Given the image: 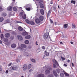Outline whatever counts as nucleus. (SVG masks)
Listing matches in <instances>:
<instances>
[{
  "label": "nucleus",
  "instance_id": "23",
  "mask_svg": "<svg viewBox=\"0 0 77 77\" xmlns=\"http://www.w3.org/2000/svg\"><path fill=\"white\" fill-rule=\"evenodd\" d=\"M40 6L41 8H42V9L44 8V5L42 3L40 4Z\"/></svg>",
  "mask_w": 77,
  "mask_h": 77
},
{
  "label": "nucleus",
  "instance_id": "22",
  "mask_svg": "<svg viewBox=\"0 0 77 77\" xmlns=\"http://www.w3.org/2000/svg\"><path fill=\"white\" fill-rule=\"evenodd\" d=\"M25 21L26 23L27 24H30V21H29V20H28V19H26Z\"/></svg>",
  "mask_w": 77,
  "mask_h": 77
},
{
  "label": "nucleus",
  "instance_id": "15",
  "mask_svg": "<svg viewBox=\"0 0 77 77\" xmlns=\"http://www.w3.org/2000/svg\"><path fill=\"white\" fill-rule=\"evenodd\" d=\"M31 36L30 35H28L26 36H25V39H29L30 38Z\"/></svg>",
  "mask_w": 77,
  "mask_h": 77
},
{
  "label": "nucleus",
  "instance_id": "24",
  "mask_svg": "<svg viewBox=\"0 0 77 77\" xmlns=\"http://www.w3.org/2000/svg\"><path fill=\"white\" fill-rule=\"evenodd\" d=\"M6 13H3L2 14V17H6Z\"/></svg>",
  "mask_w": 77,
  "mask_h": 77
},
{
  "label": "nucleus",
  "instance_id": "60",
  "mask_svg": "<svg viewBox=\"0 0 77 77\" xmlns=\"http://www.w3.org/2000/svg\"><path fill=\"white\" fill-rule=\"evenodd\" d=\"M60 44H63V42H60Z\"/></svg>",
  "mask_w": 77,
  "mask_h": 77
},
{
  "label": "nucleus",
  "instance_id": "21",
  "mask_svg": "<svg viewBox=\"0 0 77 77\" xmlns=\"http://www.w3.org/2000/svg\"><path fill=\"white\" fill-rule=\"evenodd\" d=\"M51 12L50 11H48V14H47V18H48V17L50 16V14H51Z\"/></svg>",
  "mask_w": 77,
  "mask_h": 77
},
{
  "label": "nucleus",
  "instance_id": "16",
  "mask_svg": "<svg viewBox=\"0 0 77 77\" xmlns=\"http://www.w3.org/2000/svg\"><path fill=\"white\" fill-rule=\"evenodd\" d=\"M44 17L42 16H40L39 19L41 21H43L44 20Z\"/></svg>",
  "mask_w": 77,
  "mask_h": 77
},
{
  "label": "nucleus",
  "instance_id": "42",
  "mask_svg": "<svg viewBox=\"0 0 77 77\" xmlns=\"http://www.w3.org/2000/svg\"><path fill=\"white\" fill-rule=\"evenodd\" d=\"M4 10V9L2 7H0V11H3Z\"/></svg>",
  "mask_w": 77,
  "mask_h": 77
},
{
  "label": "nucleus",
  "instance_id": "54",
  "mask_svg": "<svg viewBox=\"0 0 77 77\" xmlns=\"http://www.w3.org/2000/svg\"><path fill=\"white\" fill-rule=\"evenodd\" d=\"M8 70H7L6 71L5 73H6V74H8Z\"/></svg>",
  "mask_w": 77,
  "mask_h": 77
},
{
  "label": "nucleus",
  "instance_id": "12",
  "mask_svg": "<svg viewBox=\"0 0 77 77\" xmlns=\"http://www.w3.org/2000/svg\"><path fill=\"white\" fill-rule=\"evenodd\" d=\"M53 72L55 77H57L58 75L57 73H56V72L55 70H53Z\"/></svg>",
  "mask_w": 77,
  "mask_h": 77
},
{
  "label": "nucleus",
  "instance_id": "27",
  "mask_svg": "<svg viewBox=\"0 0 77 77\" xmlns=\"http://www.w3.org/2000/svg\"><path fill=\"white\" fill-rule=\"evenodd\" d=\"M4 41L5 42H7L8 41V38H5L4 39Z\"/></svg>",
  "mask_w": 77,
  "mask_h": 77
},
{
  "label": "nucleus",
  "instance_id": "34",
  "mask_svg": "<svg viewBox=\"0 0 77 77\" xmlns=\"http://www.w3.org/2000/svg\"><path fill=\"white\" fill-rule=\"evenodd\" d=\"M1 39H2L4 38V35H3V34H2L1 35Z\"/></svg>",
  "mask_w": 77,
  "mask_h": 77
},
{
  "label": "nucleus",
  "instance_id": "33",
  "mask_svg": "<svg viewBox=\"0 0 77 77\" xmlns=\"http://www.w3.org/2000/svg\"><path fill=\"white\" fill-rule=\"evenodd\" d=\"M68 27V24H65L64 25V29H66V28H67Z\"/></svg>",
  "mask_w": 77,
  "mask_h": 77
},
{
  "label": "nucleus",
  "instance_id": "3",
  "mask_svg": "<svg viewBox=\"0 0 77 77\" xmlns=\"http://www.w3.org/2000/svg\"><path fill=\"white\" fill-rule=\"evenodd\" d=\"M52 61L55 64V65L57 66L58 68H60V67L59 66V64L57 62V61L55 59H54L52 60Z\"/></svg>",
  "mask_w": 77,
  "mask_h": 77
},
{
  "label": "nucleus",
  "instance_id": "26",
  "mask_svg": "<svg viewBox=\"0 0 77 77\" xmlns=\"http://www.w3.org/2000/svg\"><path fill=\"white\" fill-rule=\"evenodd\" d=\"M60 75L61 77H64V74L63 73H61Z\"/></svg>",
  "mask_w": 77,
  "mask_h": 77
},
{
  "label": "nucleus",
  "instance_id": "48",
  "mask_svg": "<svg viewBox=\"0 0 77 77\" xmlns=\"http://www.w3.org/2000/svg\"><path fill=\"white\" fill-rule=\"evenodd\" d=\"M33 69H31L29 71V72H32V71H33Z\"/></svg>",
  "mask_w": 77,
  "mask_h": 77
},
{
  "label": "nucleus",
  "instance_id": "46",
  "mask_svg": "<svg viewBox=\"0 0 77 77\" xmlns=\"http://www.w3.org/2000/svg\"><path fill=\"white\" fill-rule=\"evenodd\" d=\"M41 47L42 49H43V50H45V47L44 46H42Z\"/></svg>",
  "mask_w": 77,
  "mask_h": 77
},
{
  "label": "nucleus",
  "instance_id": "10",
  "mask_svg": "<svg viewBox=\"0 0 77 77\" xmlns=\"http://www.w3.org/2000/svg\"><path fill=\"white\" fill-rule=\"evenodd\" d=\"M21 47L23 48H26L27 47V46L24 44H22L21 45Z\"/></svg>",
  "mask_w": 77,
  "mask_h": 77
},
{
  "label": "nucleus",
  "instance_id": "30",
  "mask_svg": "<svg viewBox=\"0 0 77 77\" xmlns=\"http://www.w3.org/2000/svg\"><path fill=\"white\" fill-rule=\"evenodd\" d=\"M13 11H17V8H16V7H14V8H13Z\"/></svg>",
  "mask_w": 77,
  "mask_h": 77
},
{
  "label": "nucleus",
  "instance_id": "56",
  "mask_svg": "<svg viewBox=\"0 0 77 77\" xmlns=\"http://www.w3.org/2000/svg\"><path fill=\"white\" fill-rule=\"evenodd\" d=\"M37 51L38 53V52H39L40 51H39V49H38L37 50Z\"/></svg>",
  "mask_w": 77,
  "mask_h": 77
},
{
  "label": "nucleus",
  "instance_id": "63",
  "mask_svg": "<svg viewBox=\"0 0 77 77\" xmlns=\"http://www.w3.org/2000/svg\"><path fill=\"white\" fill-rule=\"evenodd\" d=\"M6 21H7V22H8L7 23H8V22H9V20L8 19Z\"/></svg>",
  "mask_w": 77,
  "mask_h": 77
},
{
  "label": "nucleus",
  "instance_id": "11",
  "mask_svg": "<svg viewBox=\"0 0 77 77\" xmlns=\"http://www.w3.org/2000/svg\"><path fill=\"white\" fill-rule=\"evenodd\" d=\"M16 46L17 45L15 44H13L11 45V48H15Z\"/></svg>",
  "mask_w": 77,
  "mask_h": 77
},
{
  "label": "nucleus",
  "instance_id": "1",
  "mask_svg": "<svg viewBox=\"0 0 77 77\" xmlns=\"http://www.w3.org/2000/svg\"><path fill=\"white\" fill-rule=\"evenodd\" d=\"M44 69L45 70V74H48L50 72V71L51 70V68L50 67L48 66L47 65H46L45 67H44Z\"/></svg>",
  "mask_w": 77,
  "mask_h": 77
},
{
  "label": "nucleus",
  "instance_id": "20",
  "mask_svg": "<svg viewBox=\"0 0 77 77\" xmlns=\"http://www.w3.org/2000/svg\"><path fill=\"white\" fill-rule=\"evenodd\" d=\"M18 30H19V31H23V28H22L21 26L18 27Z\"/></svg>",
  "mask_w": 77,
  "mask_h": 77
},
{
  "label": "nucleus",
  "instance_id": "5",
  "mask_svg": "<svg viewBox=\"0 0 77 77\" xmlns=\"http://www.w3.org/2000/svg\"><path fill=\"white\" fill-rule=\"evenodd\" d=\"M49 35V34L48 32H47L45 34L44 36V38L45 39H47Z\"/></svg>",
  "mask_w": 77,
  "mask_h": 77
},
{
  "label": "nucleus",
  "instance_id": "25",
  "mask_svg": "<svg viewBox=\"0 0 77 77\" xmlns=\"http://www.w3.org/2000/svg\"><path fill=\"white\" fill-rule=\"evenodd\" d=\"M24 8H25L26 9V8H30V6H29V5H26L24 7Z\"/></svg>",
  "mask_w": 77,
  "mask_h": 77
},
{
  "label": "nucleus",
  "instance_id": "59",
  "mask_svg": "<svg viewBox=\"0 0 77 77\" xmlns=\"http://www.w3.org/2000/svg\"><path fill=\"white\" fill-rule=\"evenodd\" d=\"M42 0H40L39 2V3H42Z\"/></svg>",
  "mask_w": 77,
  "mask_h": 77
},
{
  "label": "nucleus",
  "instance_id": "13",
  "mask_svg": "<svg viewBox=\"0 0 77 77\" xmlns=\"http://www.w3.org/2000/svg\"><path fill=\"white\" fill-rule=\"evenodd\" d=\"M37 77H44V75L42 74H40L38 75Z\"/></svg>",
  "mask_w": 77,
  "mask_h": 77
},
{
  "label": "nucleus",
  "instance_id": "43",
  "mask_svg": "<svg viewBox=\"0 0 77 77\" xmlns=\"http://www.w3.org/2000/svg\"><path fill=\"white\" fill-rule=\"evenodd\" d=\"M72 28L74 29L75 28V25L72 24Z\"/></svg>",
  "mask_w": 77,
  "mask_h": 77
},
{
  "label": "nucleus",
  "instance_id": "49",
  "mask_svg": "<svg viewBox=\"0 0 77 77\" xmlns=\"http://www.w3.org/2000/svg\"><path fill=\"white\" fill-rule=\"evenodd\" d=\"M16 61H17V63H18V62H20V60L19 59H17L16 60Z\"/></svg>",
  "mask_w": 77,
  "mask_h": 77
},
{
  "label": "nucleus",
  "instance_id": "47",
  "mask_svg": "<svg viewBox=\"0 0 77 77\" xmlns=\"http://www.w3.org/2000/svg\"><path fill=\"white\" fill-rule=\"evenodd\" d=\"M53 66L54 68H57L56 66V65L54 64H53Z\"/></svg>",
  "mask_w": 77,
  "mask_h": 77
},
{
  "label": "nucleus",
  "instance_id": "61",
  "mask_svg": "<svg viewBox=\"0 0 77 77\" xmlns=\"http://www.w3.org/2000/svg\"><path fill=\"white\" fill-rule=\"evenodd\" d=\"M72 67H74V63H72Z\"/></svg>",
  "mask_w": 77,
  "mask_h": 77
},
{
  "label": "nucleus",
  "instance_id": "31",
  "mask_svg": "<svg viewBox=\"0 0 77 77\" xmlns=\"http://www.w3.org/2000/svg\"><path fill=\"white\" fill-rule=\"evenodd\" d=\"M4 20V18L2 17H0V21L1 22H2Z\"/></svg>",
  "mask_w": 77,
  "mask_h": 77
},
{
  "label": "nucleus",
  "instance_id": "44",
  "mask_svg": "<svg viewBox=\"0 0 77 77\" xmlns=\"http://www.w3.org/2000/svg\"><path fill=\"white\" fill-rule=\"evenodd\" d=\"M50 21L52 24H53V21L51 20V19H50Z\"/></svg>",
  "mask_w": 77,
  "mask_h": 77
},
{
  "label": "nucleus",
  "instance_id": "14",
  "mask_svg": "<svg viewBox=\"0 0 77 77\" xmlns=\"http://www.w3.org/2000/svg\"><path fill=\"white\" fill-rule=\"evenodd\" d=\"M40 11L42 15H44V10L41 9L40 10Z\"/></svg>",
  "mask_w": 77,
  "mask_h": 77
},
{
  "label": "nucleus",
  "instance_id": "6",
  "mask_svg": "<svg viewBox=\"0 0 77 77\" xmlns=\"http://www.w3.org/2000/svg\"><path fill=\"white\" fill-rule=\"evenodd\" d=\"M23 71H26V69H27V65L26 64H24L23 67Z\"/></svg>",
  "mask_w": 77,
  "mask_h": 77
},
{
  "label": "nucleus",
  "instance_id": "18",
  "mask_svg": "<svg viewBox=\"0 0 77 77\" xmlns=\"http://www.w3.org/2000/svg\"><path fill=\"white\" fill-rule=\"evenodd\" d=\"M29 24H31V25H32V26H34L35 24V22L32 21H31L29 22Z\"/></svg>",
  "mask_w": 77,
  "mask_h": 77
},
{
  "label": "nucleus",
  "instance_id": "39",
  "mask_svg": "<svg viewBox=\"0 0 77 77\" xmlns=\"http://www.w3.org/2000/svg\"><path fill=\"white\" fill-rule=\"evenodd\" d=\"M24 54V56H28V54L27 52H25Z\"/></svg>",
  "mask_w": 77,
  "mask_h": 77
},
{
  "label": "nucleus",
  "instance_id": "19",
  "mask_svg": "<svg viewBox=\"0 0 77 77\" xmlns=\"http://www.w3.org/2000/svg\"><path fill=\"white\" fill-rule=\"evenodd\" d=\"M7 9L8 10V11H11L12 10V7L11 6H9L7 8Z\"/></svg>",
  "mask_w": 77,
  "mask_h": 77
},
{
  "label": "nucleus",
  "instance_id": "62",
  "mask_svg": "<svg viewBox=\"0 0 77 77\" xmlns=\"http://www.w3.org/2000/svg\"><path fill=\"white\" fill-rule=\"evenodd\" d=\"M50 4L51 5H53V2L52 1H51L50 2Z\"/></svg>",
  "mask_w": 77,
  "mask_h": 77
},
{
  "label": "nucleus",
  "instance_id": "37",
  "mask_svg": "<svg viewBox=\"0 0 77 77\" xmlns=\"http://www.w3.org/2000/svg\"><path fill=\"white\" fill-rule=\"evenodd\" d=\"M30 60L32 62H33L34 63H35V60L34 59H31Z\"/></svg>",
  "mask_w": 77,
  "mask_h": 77
},
{
  "label": "nucleus",
  "instance_id": "28",
  "mask_svg": "<svg viewBox=\"0 0 77 77\" xmlns=\"http://www.w3.org/2000/svg\"><path fill=\"white\" fill-rule=\"evenodd\" d=\"M32 67V65L31 64H29L28 66V67L27 68V69H29L30 68H31V67Z\"/></svg>",
  "mask_w": 77,
  "mask_h": 77
},
{
  "label": "nucleus",
  "instance_id": "52",
  "mask_svg": "<svg viewBox=\"0 0 77 77\" xmlns=\"http://www.w3.org/2000/svg\"><path fill=\"white\" fill-rule=\"evenodd\" d=\"M21 51H26V50L21 48Z\"/></svg>",
  "mask_w": 77,
  "mask_h": 77
},
{
  "label": "nucleus",
  "instance_id": "58",
  "mask_svg": "<svg viewBox=\"0 0 77 77\" xmlns=\"http://www.w3.org/2000/svg\"><path fill=\"white\" fill-rule=\"evenodd\" d=\"M63 66H65V67H66V66H67V65L66 64H64Z\"/></svg>",
  "mask_w": 77,
  "mask_h": 77
},
{
  "label": "nucleus",
  "instance_id": "57",
  "mask_svg": "<svg viewBox=\"0 0 77 77\" xmlns=\"http://www.w3.org/2000/svg\"><path fill=\"white\" fill-rule=\"evenodd\" d=\"M2 71V69L1 67V66H0V71Z\"/></svg>",
  "mask_w": 77,
  "mask_h": 77
},
{
  "label": "nucleus",
  "instance_id": "32",
  "mask_svg": "<svg viewBox=\"0 0 77 77\" xmlns=\"http://www.w3.org/2000/svg\"><path fill=\"white\" fill-rule=\"evenodd\" d=\"M56 71L57 72V73H58V74H59V73H60V69H56Z\"/></svg>",
  "mask_w": 77,
  "mask_h": 77
},
{
  "label": "nucleus",
  "instance_id": "7",
  "mask_svg": "<svg viewBox=\"0 0 77 77\" xmlns=\"http://www.w3.org/2000/svg\"><path fill=\"white\" fill-rule=\"evenodd\" d=\"M17 37L19 41H22L23 39V37L21 35H17Z\"/></svg>",
  "mask_w": 77,
  "mask_h": 77
},
{
  "label": "nucleus",
  "instance_id": "17",
  "mask_svg": "<svg viewBox=\"0 0 77 77\" xmlns=\"http://www.w3.org/2000/svg\"><path fill=\"white\" fill-rule=\"evenodd\" d=\"M22 35L23 36H25L27 35H28V33L27 32H23L22 33Z\"/></svg>",
  "mask_w": 77,
  "mask_h": 77
},
{
  "label": "nucleus",
  "instance_id": "55",
  "mask_svg": "<svg viewBox=\"0 0 77 77\" xmlns=\"http://www.w3.org/2000/svg\"><path fill=\"white\" fill-rule=\"evenodd\" d=\"M36 45H38V42L36 41V43H35Z\"/></svg>",
  "mask_w": 77,
  "mask_h": 77
},
{
  "label": "nucleus",
  "instance_id": "45",
  "mask_svg": "<svg viewBox=\"0 0 77 77\" xmlns=\"http://www.w3.org/2000/svg\"><path fill=\"white\" fill-rule=\"evenodd\" d=\"M10 39L11 40H13L14 39V37L12 36L10 37Z\"/></svg>",
  "mask_w": 77,
  "mask_h": 77
},
{
  "label": "nucleus",
  "instance_id": "35",
  "mask_svg": "<svg viewBox=\"0 0 77 77\" xmlns=\"http://www.w3.org/2000/svg\"><path fill=\"white\" fill-rule=\"evenodd\" d=\"M64 74L67 77H68L69 76V74L67 73L66 72H64Z\"/></svg>",
  "mask_w": 77,
  "mask_h": 77
},
{
  "label": "nucleus",
  "instance_id": "51",
  "mask_svg": "<svg viewBox=\"0 0 77 77\" xmlns=\"http://www.w3.org/2000/svg\"><path fill=\"white\" fill-rule=\"evenodd\" d=\"M11 65H12V63H10L9 64L8 66H11Z\"/></svg>",
  "mask_w": 77,
  "mask_h": 77
},
{
  "label": "nucleus",
  "instance_id": "41",
  "mask_svg": "<svg viewBox=\"0 0 77 77\" xmlns=\"http://www.w3.org/2000/svg\"><path fill=\"white\" fill-rule=\"evenodd\" d=\"M26 11H30V8L29 7V8H26Z\"/></svg>",
  "mask_w": 77,
  "mask_h": 77
},
{
  "label": "nucleus",
  "instance_id": "36",
  "mask_svg": "<svg viewBox=\"0 0 77 77\" xmlns=\"http://www.w3.org/2000/svg\"><path fill=\"white\" fill-rule=\"evenodd\" d=\"M54 76L53 75L51 74L48 75V77H53Z\"/></svg>",
  "mask_w": 77,
  "mask_h": 77
},
{
  "label": "nucleus",
  "instance_id": "29",
  "mask_svg": "<svg viewBox=\"0 0 77 77\" xmlns=\"http://www.w3.org/2000/svg\"><path fill=\"white\" fill-rule=\"evenodd\" d=\"M25 43L26 44H28L29 43V41L28 40H26L25 41Z\"/></svg>",
  "mask_w": 77,
  "mask_h": 77
},
{
  "label": "nucleus",
  "instance_id": "2",
  "mask_svg": "<svg viewBox=\"0 0 77 77\" xmlns=\"http://www.w3.org/2000/svg\"><path fill=\"white\" fill-rule=\"evenodd\" d=\"M21 17H22L23 19H26V15L25 14H23V12H21L20 15Z\"/></svg>",
  "mask_w": 77,
  "mask_h": 77
},
{
  "label": "nucleus",
  "instance_id": "8",
  "mask_svg": "<svg viewBox=\"0 0 77 77\" xmlns=\"http://www.w3.org/2000/svg\"><path fill=\"white\" fill-rule=\"evenodd\" d=\"M10 36H11V34H10L9 33H6L5 35V38H9V37H10Z\"/></svg>",
  "mask_w": 77,
  "mask_h": 77
},
{
  "label": "nucleus",
  "instance_id": "40",
  "mask_svg": "<svg viewBox=\"0 0 77 77\" xmlns=\"http://www.w3.org/2000/svg\"><path fill=\"white\" fill-rule=\"evenodd\" d=\"M45 51L46 53V55L47 56H49V53H46V52H47L46 51Z\"/></svg>",
  "mask_w": 77,
  "mask_h": 77
},
{
  "label": "nucleus",
  "instance_id": "9",
  "mask_svg": "<svg viewBox=\"0 0 77 77\" xmlns=\"http://www.w3.org/2000/svg\"><path fill=\"white\" fill-rule=\"evenodd\" d=\"M35 22L36 24H39L40 23V20L38 18L36 19L35 20Z\"/></svg>",
  "mask_w": 77,
  "mask_h": 77
},
{
  "label": "nucleus",
  "instance_id": "4",
  "mask_svg": "<svg viewBox=\"0 0 77 77\" xmlns=\"http://www.w3.org/2000/svg\"><path fill=\"white\" fill-rule=\"evenodd\" d=\"M10 68L12 70H17L18 69V67L16 66H11Z\"/></svg>",
  "mask_w": 77,
  "mask_h": 77
},
{
  "label": "nucleus",
  "instance_id": "38",
  "mask_svg": "<svg viewBox=\"0 0 77 77\" xmlns=\"http://www.w3.org/2000/svg\"><path fill=\"white\" fill-rule=\"evenodd\" d=\"M71 3H73V4H75V1L72 0L71 1Z\"/></svg>",
  "mask_w": 77,
  "mask_h": 77
},
{
  "label": "nucleus",
  "instance_id": "64",
  "mask_svg": "<svg viewBox=\"0 0 77 77\" xmlns=\"http://www.w3.org/2000/svg\"><path fill=\"white\" fill-rule=\"evenodd\" d=\"M11 15H12V14H11V13H10L9 17H10V16H11Z\"/></svg>",
  "mask_w": 77,
  "mask_h": 77
},
{
  "label": "nucleus",
  "instance_id": "53",
  "mask_svg": "<svg viewBox=\"0 0 77 77\" xmlns=\"http://www.w3.org/2000/svg\"><path fill=\"white\" fill-rule=\"evenodd\" d=\"M61 59L62 60H65V58L63 57H61Z\"/></svg>",
  "mask_w": 77,
  "mask_h": 77
},
{
  "label": "nucleus",
  "instance_id": "50",
  "mask_svg": "<svg viewBox=\"0 0 77 77\" xmlns=\"http://www.w3.org/2000/svg\"><path fill=\"white\" fill-rule=\"evenodd\" d=\"M17 23H22V22H20V21H17Z\"/></svg>",
  "mask_w": 77,
  "mask_h": 77
}]
</instances>
